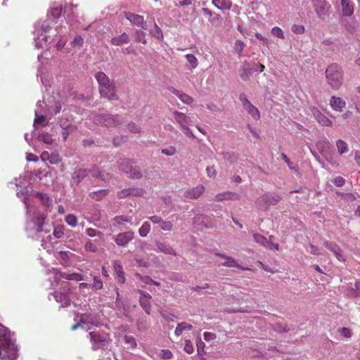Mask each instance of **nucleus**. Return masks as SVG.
I'll return each instance as SVG.
<instances>
[{
	"instance_id": "nucleus-19",
	"label": "nucleus",
	"mask_w": 360,
	"mask_h": 360,
	"mask_svg": "<svg viewBox=\"0 0 360 360\" xmlns=\"http://www.w3.org/2000/svg\"><path fill=\"white\" fill-rule=\"evenodd\" d=\"M99 92L103 97H105L109 100H117V97L115 94V88L110 82L107 85L99 87Z\"/></svg>"
},
{
	"instance_id": "nucleus-10",
	"label": "nucleus",
	"mask_w": 360,
	"mask_h": 360,
	"mask_svg": "<svg viewBox=\"0 0 360 360\" xmlns=\"http://www.w3.org/2000/svg\"><path fill=\"white\" fill-rule=\"evenodd\" d=\"M93 326H98L97 321L91 314H82L80 315V319L78 323L72 326V330H75L79 327L89 330H91Z\"/></svg>"
},
{
	"instance_id": "nucleus-16",
	"label": "nucleus",
	"mask_w": 360,
	"mask_h": 360,
	"mask_svg": "<svg viewBox=\"0 0 360 360\" xmlns=\"http://www.w3.org/2000/svg\"><path fill=\"white\" fill-rule=\"evenodd\" d=\"M240 100L243 104V108L248 112V114L250 115L254 120H258L260 117L259 110L250 103V101L245 97V96L240 95Z\"/></svg>"
},
{
	"instance_id": "nucleus-46",
	"label": "nucleus",
	"mask_w": 360,
	"mask_h": 360,
	"mask_svg": "<svg viewBox=\"0 0 360 360\" xmlns=\"http://www.w3.org/2000/svg\"><path fill=\"white\" fill-rule=\"evenodd\" d=\"M124 342L131 349H135L137 347L136 339L131 335H124Z\"/></svg>"
},
{
	"instance_id": "nucleus-9",
	"label": "nucleus",
	"mask_w": 360,
	"mask_h": 360,
	"mask_svg": "<svg viewBox=\"0 0 360 360\" xmlns=\"http://www.w3.org/2000/svg\"><path fill=\"white\" fill-rule=\"evenodd\" d=\"M311 3L319 18L325 20L329 16L330 5L326 0H311Z\"/></svg>"
},
{
	"instance_id": "nucleus-14",
	"label": "nucleus",
	"mask_w": 360,
	"mask_h": 360,
	"mask_svg": "<svg viewBox=\"0 0 360 360\" xmlns=\"http://www.w3.org/2000/svg\"><path fill=\"white\" fill-rule=\"evenodd\" d=\"M49 274H52L56 281L63 278L68 281H82L83 280V276L80 274L72 273V274H62L58 269L52 268L49 270Z\"/></svg>"
},
{
	"instance_id": "nucleus-64",
	"label": "nucleus",
	"mask_w": 360,
	"mask_h": 360,
	"mask_svg": "<svg viewBox=\"0 0 360 360\" xmlns=\"http://www.w3.org/2000/svg\"><path fill=\"white\" fill-rule=\"evenodd\" d=\"M184 351L188 354H192L194 351L193 346L189 340L185 341V345L184 348Z\"/></svg>"
},
{
	"instance_id": "nucleus-11",
	"label": "nucleus",
	"mask_w": 360,
	"mask_h": 360,
	"mask_svg": "<svg viewBox=\"0 0 360 360\" xmlns=\"http://www.w3.org/2000/svg\"><path fill=\"white\" fill-rule=\"evenodd\" d=\"M96 122L105 127H117L122 123L123 118L117 115H100L97 116Z\"/></svg>"
},
{
	"instance_id": "nucleus-17",
	"label": "nucleus",
	"mask_w": 360,
	"mask_h": 360,
	"mask_svg": "<svg viewBox=\"0 0 360 360\" xmlns=\"http://www.w3.org/2000/svg\"><path fill=\"white\" fill-rule=\"evenodd\" d=\"M44 101H39L37 103V108L35 110V118L34 120V127L36 125L45 126L46 124V115L44 113Z\"/></svg>"
},
{
	"instance_id": "nucleus-52",
	"label": "nucleus",
	"mask_w": 360,
	"mask_h": 360,
	"mask_svg": "<svg viewBox=\"0 0 360 360\" xmlns=\"http://www.w3.org/2000/svg\"><path fill=\"white\" fill-rule=\"evenodd\" d=\"M51 15L53 18H58L61 15L62 13V7L60 5H58L56 6H53L51 8L50 10Z\"/></svg>"
},
{
	"instance_id": "nucleus-47",
	"label": "nucleus",
	"mask_w": 360,
	"mask_h": 360,
	"mask_svg": "<svg viewBox=\"0 0 360 360\" xmlns=\"http://www.w3.org/2000/svg\"><path fill=\"white\" fill-rule=\"evenodd\" d=\"M37 139H38V140L39 141H41V142H43L44 143H46V144H49L50 145V144H51L53 143V139L46 132L40 133L38 135Z\"/></svg>"
},
{
	"instance_id": "nucleus-21",
	"label": "nucleus",
	"mask_w": 360,
	"mask_h": 360,
	"mask_svg": "<svg viewBox=\"0 0 360 360\" xmlns=\"http://www.w3.org/2000/svg\"><path fill=\"white\" fill-rule=\"evenodd\" d=\"M347 295L349 297H360V280H356L354 283H349L346 288Z\"/></svg>"
},
{
	"instance_id": "nucleus-63",
	"label": "nucleus",
	"mask_w": 360,
	"mask_h": 360,
	"mask_svg": "<svg viewBox=\"0 0 360 360\" xmlns=\"http://www.w3.org/2000/svg\"><path fill=\"white\" fill-rule=\"evenodd\" d=\"M84 43V39L82 36L77 35L73 41L71 42L72 46H81Z\"/></svg>"
},
{
	"instance_id": "nucleus-20",
	"label": "nucleus",
	"mask_w": 360,
	"mask_h": 360,
	"mask_svg": "<svg viewBox=\"0 0 360 360\" xmlns=\"http://www.w3.org/2000/svg\"><path fill=\"white\" fill-rule=\"evenodd\" d=\"M326 248L331 251L340 262H345V258L340 247L334 242L326 240L323 242Z\"/></svg>"
},
{
	"instance_id": "nucleus-30",
	"label": "nucleus",
	"mask_w": 360,
	"mask_h": 360,
	"mask_svg": "<svg viewBox=\"0 0 360 360\" xmlns=\"http://www.w3.org/2000/svg\"><path fill=\"white\" fill-rule=\"evenodd\" d=\"M175 121L180 125V127L188 125L191 122V119L184 113L175 111L173 113Z\"/></svg>"
},
{
	"instance_id": "nucleus-39",
	"label": "nucleus",
	"mask_w": 360,
	"mask_h": 360,
	"mask_svg": "<svg viewBox=\"0 0 360 360\" xmlns=\"http://www.w3.org/2000/svg\"><path fill=\"white\" fill-rule=\"evenodd\" d=\"M338 153L343 155L349 151L348 144L342 139H338L335 143Z\"/></svg>"
},
{
	"instance_id": "nucleus-53",
	"label": "nucleus",
	"mask_w": 360,
	"mask_h": 360,
	"mask_svg": "<svg viewBox=\"0 0 360 360\" xmlns=\"http://www.w3.org/2000/svg\"><path fill=\"white\" fill-rule=\"evenodd\" d=\"M178 98L185 104H187V105H189V104H191L193 101V98L191 96H190L189 95L185 94V93H183L181 92V94H179V95H178Z\"/></svg>"
},
{
	"instance_id": "nucleus-2",
	"label": "nucleus",
	"mask_w": 360,
	"mask_h": 360,
	"mask_svg": "<svg viewBox=\"0 0 360 360\" xmlns=\"http://www.w3.org/2000/svg\"><path fill=\"white\" fill-rule=\"evenodd\" d=\"M24 204L27 210L25 231L28 236L38 238L41 233H49L50 229L47 228V214L32 205L30 198H25Z\"/></svg>"
},
{
	"instance_id": "nucleus-49",
	"label": "nucleus",
	"mask_w": 360,
	"mask_h": 360,
	"mask_svg": "<svg viewBox=\"0 0 360 360\" xmlns=\"http://www.w3.org/2000/svg\"><path fill=\"white\" fill-rule=\"evenodd\" d=\"M135 39L138 42H141L143 44L147 43L146 39V32L143 30H136L135 33Z\"/></svg>"
},
{
	"instance_id": "nucleus-15",
	"label": "nucleus",
	"mask_w": 360,
	"mask_h": 360,
	"mask_svg": "<svg viewBox=\"0 0 360 360\" xmlns=\"http://www.w3.org/2000/svg\"><path fill=\"white\" fill-rule=\"evenodd\" d=\"M134 238V233L133 231H124L113 236L112 239L115 243L121 247H125L127 244Z\"/></svg>"
},
{
	"instance_id": "nucleus-50",
	"label": "nucleus",
	"mask_w": 360,
	"mask_h": 360,
	"mask_svg": "<svg viewBox=\"0 0 360 360\" xmlns=\"http://www.w3.org/2000/svg\"><path fill=\"white\" fill-rule=\"evenodd\" d=\"M173 224L170 221L163 220L162 221L160 228L161 230L165 231H171L173 230Z\"/></svg>"
},
{
	"instance_id": "nucleus-62",
	"label": "nucleus",
	"mask_w": 360,
	"mask_h": 360,
	"mask_svg": "<svg viewBox=\"0 0 360 360\" xmlns=\"http://www.w3.org/2000/svg\"><path fill=\"white\" fill-rule=\"evenodd\" d=\"M271 34L278 38L284 39L283 30L278 27H274L271 29Z\"/></svg>"
},
{
	"instance_id": "nucleus-54",
	"label": "nucleus",
	"mask_w": 360,
	"mask_h": 360,
	"mask_svg": "<svg viewBox=\"0 0 360 360\" xmlns=\"http://www.w3.org/2000/svg\"><path fill=\"white\" fill-rule=\"evenodd\" d=\"M61 159L59 154L57 152H52L50 154L49 162L52 165H58L60 162Z\"/></svg>"
},
{
	"instance_id": "nucleus-36",
	"label": "nucleus",
	"mask_w": 360,
	"mask_h": 360,
	"mask_svg": "<svg viewBox=\"0 0 360 360\" xmlns=\"http://www.w3.org/2000/svg\"><path fill=\"white\" fill-rule=\"evenodd\" d=\"M193 326L192 325L187 323L186 322H181L179 323L176 327V329L174 330V334L176 336H180L183 331L184 330H192Z\"/></svg>"
},
{
	"instance_id": "nucleus-18",
	"label": "nucleus",
	"mask_w": 360,
	"mask_h": 360,
	"mask_svg": "<svg viewBox=\"0 0 360 360\" xmlns=\"http://www.w3.org/2000/svg\"><path fill=\"white\" fill-rule=\"evenodd\" d=\"M124 17L134 25L140 27L143 30H147L148 25L143 16L130 12L124 13Z\"/></svg>"
},
{
	"instance_id": "nucleus-24",
	"label": "nucleus",
	"mask_w": 360,
	"mask_h": 360,
	"mask_svg": "<svg viewBox=\"0 0 360 360\" xmlns=\"http://www.w3.org/2000/svg\"><path fill=\"white\" fill-rule=\"evenodd\" d=\"M155 250L166 255H176L175 250L168 243L160 240L155 241Z\"/></svg>"
},
{
	"instance_id": "nucleus-31",
	"label": "nucleus",
	"mask_w": 360,
	"mask_h": 360,
	"mask_svg": "<svg viewBox=\"0 0 360 360\" xmlns=\"http://www.w3.org/2000/svg\"><path fill=\"white\" fill-rule=\"evenodd\" d=\"M239 198V196L237 193L233 192H223L218 193L215 195L216 201H223V200H236Z\"/></svg>"
},
{
	"instance_id": "nucleus-3",
	"label": "nucleus",
	"mask_w": 360,
	"mask_h": 360,
	"mask_svg": "<svg viewBox=\"0 0 360 360\" xmlns=\"http://www.w3.org/2000/svg\"><path fill=\"white\" fill-rule=\"evenodd\" d=\"M18 356V349L15 339L8 328L0 323V358L2 360H15Z\"/></svg>"
},
{
	"instance_id": "nucleus-23",
	"label": "nucleus",
	"mask_w": 360,
	"mask_h": 360,
	"mask_svg": "<svg viewBox=\"0 0 360 360\" xmlns=\"http://www.w3.org/2000/svg\"><path fill=\"white\" fill-rule=\"evenodd\" d=\"M205 191V187L202 184H199L194 188L187 190L185 192V197L190 199L198 198Z\"/></svg>"
},
{
	"instance_id": "nucleus-25",
	"label": "nucleus",
	"mask_w": 360,
	"mask_h": 360,
	"mask_svg": "<svg viewBox=\"0 0 360 360\" xmlns=\"http://www.w3.org/2000/svg\"><path fill=\"white\" fill-rule=\"evenodd\" d=\"M89 176V172L86 169H79L75 171L72 175V182L75 184H79L86 177Z\"/></svg>"
},
{
	"instance_id": "nucleus-27",
	"label": "nucleus",
	"mask_w": 360,
	"mask_h": 360,
	"mask_svg": "<svg viewBox=\"0 0 360 360\" xmlns=\"http://www.w3.org/2000/svg\"><path fill=\"white\" fill-rule=\"evenodd\" d=\"M330 105L333 110L342 112L346 106V103L342 98L333 96L330 98Z\"/></svg>"
},
{
	"instance_id": "nucleus-8",
	"label": "nucleus",
	"mask_w": 360,
	"mask_h": 360,
	"mask_svg": "<svg viewBox=\"0 0 360 360\" xmlns=\"http://www.w3.org/2000/svg\"><path fill=\"white\" fill-rule=\"evenodd\" d=\"M118 167L121 171L126 173L130 178L139 179L142 176L139 168L133 167L131 161L128 159H120L118 161Z\"/></svg>"
},
{
	"instance_id": "nucleus-56",
	"label": "nucleus",
	"mask_w": 360,
	"mask_h": 360,
	"mask_svg": "<svg viewBox=\"0 0 360 360\" xmlns=\"http://www.w3.org/2000/svg\"><path fill=\"white\" fill-rule=\"evenodd\" d=\"M93 280V283L91 285L92 288L96 290H101L103 288V282L101 279L98 276H94Z\"/></svg>"
},
{
	"instance_id": "nucleus-51",
	"label": "nucleus",
	"mask_w": 360,
	"mask_h": 360,
	"mask_svg": "<svg viewBox=\"0 0 360 360\" xmlns=\"http://www.w3.org/2000/svg\"><path fill=\"white\" fill-rule=\"evenodd\" d=\"M84 249L86 251L90 252H96L98 251L97 245L90 240H88L86 242Z\"/></svg>"
},
{
	"instance_id": "nucleus-42",
	"label": "nucleus",
	"mask_w": 360,
	"mask_h": 360,
	"mask_svg": "<svg viewBox=\"0 0 360 360\" xmlns=\"http://www.w3.org/2000/svg\"><path fill=\"white\" fill-rule=\"evenodd\" d=\"M96 79L100 86H103V85H107L110 82L109 78L106 76L104 72H99L96 75Z\"/></svg>"
},
{
	"instance_id": "nucleus-6",
	"label": "nucleus",
	"mask_w": 360,
	"mask_h": 360,
	"mask_svg": "<svg viewBox=\"0 0 360 360\" xmlns=\"http://www.w3.org/2000/svg\"><path fill=\"white\" fill-rule=\"evenodd\" d=\"M63 287V292H55L49 295V300L53 297L57 302L61 303V307H66L70 304L71 302V292L69 288V283L64 281L62 283Z\"/></svg>"
},
{
	"instance_id": "nucleus-59",
	"label": "nucleus",
	"mask_w": 360,
	"mask_h": 360,
	"mask_svg": "<svg viewBox=\"0 0 360 360\" xmlns=\"http://www.w3.org/2000/svg\"><path fill=\"white\" fill-rule=\"evenodd\" d=\"M161 153L167 156H172L176 153V149L174 146H169L166 148H162Z\"/></svg>"
},
{
	"instance_id": "nucleus-37",
	"label": "nucleus",
	"mask_w": 360,
	"mask_h": 360,
	"mask_svg": "<svg viewBox=\"0 0 360 360\" xmlns=\"http://www.w3.org/2000/svg\"><path fill=\"white\" fill-rule=\"evenodd\" d=\"M185 58L187 60L186 66L188 70H193L197 68L198 65V61L196 57L193 54H186Z\"/></svg>"
},
{
	"instance_id": "nucleus-48",
	"label": "nucleus",
	"mask_w": 360,
	"mask_h": 360,
	"mask_svg": "<svg viewBox=\"0 0 360 360\" xmlns=\"http://www.w3.org/2000/svg\"><path fill=\"white\" fill-rule=\"evenodd\" d=\"M150 33L153 37L157 38L158 39H163V34L162 30L156 24H155L154 27L150 30Z\"/></svg>"
},
{
	"instance_id": "nucleus-44",
	"label": "nucleus",
	"mask_w": 360,
	"mask_h": 360,
	"mask_svg": "<svg viewBox=\"0 0 360 360\" xmlns=\"http://www.w3.org/2000/svg\"><path fill=\"white\" fill-rule=\"evenodd\" d=\"M108 194V191L105 189H101L96 191L91 192L89 195L92 199L100 200Z\"/></svg>"
},
{
	"instance_id": "nucleus-12",
	"label": "nucleus",
	"mask_w": 360,
	"mask_h": 360,
	"mask_svg": "<svg viewBox=\"0 0 360 360\" xmlns=\"http://www.w3.org/2000/svg\"><path fill=\"white\" fill-rule=\"evenodd\" d=\"M281 200L280 196L272 193H266L261 196L257 201V205L262 210H266L270 205H275Z\"/></svg>"
},
{
	"instance_id": "nucleus-33",
	"label": "nucleus",
	"mask_w": 360,
	"mask_h": 360,
	"mask_svg": "<svg viewBox=\"0 0 360 360\" xmlns=\"http://www.w3.org/2000/svg\"><path fill=\"white\" fill-rule=\"evenodd\" d=\"M60 127L62 128L61 134L64 141H65L68 136L73 133L76 130V127L70 124H65L64 122L60 123Z\"/></svg>"
},
{
	"instance_id": "nucleus-60",
	"label": "nucleus",
	"mask_w": 360,
	"mask_h": 360,
	"mask_svg": "<svg viewBox=\"0 0 360 360\" xmlns=\"http://www.w3.org/2000/svg\"><path fill=\"white\" fill-rule=\"evenodd\" d=\"M126 129L132 133L141 132V127L133 122L128 123V124L126 127Z\"/></svg>"
},
{
	"instance_id": "nucleus-55",
	"label": "nucleus",
	"mask_w": 360,
	"mask_h": 360,
	"mask_svg": "<svg viewBox=\"0 0 360 360\" xmlns=\"http://www.w3.org/2000/svg\"><path fill=\"white\" fill-rule=\"evenodd\" d=\"M139 302H140V305L143 309V310L146 311V313H147L148 314H150V311H151V307H150L149 300H143V298H141Z\"/></svg>"
},
{
	"instance_id": "nucleus-43",
	"label": "nucleus",
	"mask_w": 360,
	"mask_h": 360,
	"mask_svg": "<svg viewBox=\"0 0 360 360\" xmlns=\"http://www.w3.org/2000/svg\"><path fill=\"white\" fill-rule=\"evenodd\" d=\"M253 238L257 243L265 248L269 247V242L268 241L267 238H266L264 236L259 233H255L253 235Z\"/></svg>"
},
{
	"instance_id": "nucleus-61",
	"label": "nucleus",
	"mask_w": 360,
	"mask_h": 360,
	"mask_svg": "<svg viewBox=\"0 0 360 360\" xmlns=\"http://www.w3.org/2000/svg\"><path fill=\"white\" fill-rule=\"evenodd\" d=\"M160 356L165 360L171 359L173 356L172 352L169 349H162L160 353Z\"/></svg>"
},
{
	"instance_id": "nucleus-26",
	"label": "nucleus",
	"mask_w": 360,
	"mask_h": 360,
	"mask_svg": "<svg viewBox=\"0 0 360 360\" xmlns=\"http://www.w3.org/2000/svg\"><path fill=\"white\" fill-rule=\"evenodd\" d=\"M341 11L343 16L349 17L354 13V4L351 0H341Z\"/></svg>"
},
{
	"instance_id": "nucleus-29",
	"label": "nucleus",
	"mask_w": 360,
	"mask_h": 360,
	"mask_svg": "<svg viewBox=\"0 0 360 360\" xmlns=\"http://www.w3.org/2000/svg\"><path fill=\"white\" fill-rule=\"evenodd\" d=\"M143 193V191L139 188H129L123 189L118 193V197L123 198L129 195L141 196Z\"/></svg>"
},
{
	"instance_id": "nucleus-7",
	"label": "nucleus",
	"mask_w": 360,
	"mask_h": 360,
	"mask_svg": "<svg viewBox=\"0 0 360 360\" xmlns=\"http://www.w3.org/2000/svg\"><path fill=\"white\" fill-rule=\"evenodd\" d=\"M89 335L94 350L104 349L108 345L109 336L107 333L94 330L89 332Z\"/></svg>"
},
{
	"instance_id": "nucleus-34",
	"label": "nucleus",
	"mask_w": 360,
	"mask_h": 360,
	"mask_svg": "<svg viewBox=\"0 0 360 360\" xmlns=\"http://www.w3.org/2000/svg\"><path fill=\"white\" fill-rule=\"evenodd\" d=\"M129 41V37L125 32H123L122 34L111 39V44L115 46H121L124 44L128 43Z\"/></svg>"
},
{
	"instance_id": "nucleus-22",
	"label": "nucleus",
	"mask_w": 360,
	"mask_h": 360,
	"mask_svg": "<svg viewBox=\"0 0 360 360\" xmlns=\"http://www.w3.org/2000/svg\"><path fill=\"white\" fill-rule=\"evenodd\" d=\"M314 119L322 126L331 127L332 121L329 120L325 115L321 113L317 108H313L311 110Z\"/></svg>"
},
{
	"instance_id": "nucleus-1",
	"label": "nucleus",
	"mask_w": 360,
	"mask_h": 360,
	"mask_svg": "<svg viewBox=\"0 0 360 360\" xmlns=\"http://www.w3.org/2000/svg\"><path fill=\"white\" fill-rule=\"evenodd\" d=\"M68 32L66 27H57L53 30L49 21H44L34 27V44L37 49L43 48L44 45L49 44L52 41V37L59 36L60 39L56 45V49L60 51L64 48L68 39L65 34Z\"/></svg>"
},
{
	"instance_id": "nucleus-28",
	"label": "nucleus",
	"mask_w": 360,
	"mask_h": 360,
	"mask_svg": "<svg viewBox=\"0 0 360 360\" xmlns=\"http://www.w3.org/2000/svg\"><path fill=\"white\" fill-rule=\"evenodd\" d=\"M113 269L116 274V278L121 284L124 283L125 276L123 271L122 262L120 260H116L113 263Z\"/></svg>"
},
{
	"instance_id": "nucleus-58",
	"label": "nucleus",
	"mask_w": 360,
	"mask_h": 360,
	"mask_svg": "<svg viewBox=\"0 0 360 360\" xmlns=\"http://www.w3.org/2000/svg\"><path fill=\"white\" fill-rule=\"evenodd\" d=\"M86 233L87 234V236H89L91 238L96 237V236L101 237L103 235L101 231H98L96 229H93V228H88L86 230Z\"/></svg>"
},
{
	"instance_id": "nucleus-13",
	"label": "nucleus",
	"mask_w": 360,
	"mask_h": 360,
	"mask_svg": "<svg viewBox=\"0 0 360 360\" xmlns=\"http://www.w3.org/2000/svg\"><path fill=\"white\" fill-rule=\"evenodd\" d=\"M112 221L114 225L123 226L127 223L131 226H136L139 224L141 219L134 215H119L115 217Z\"/></svg>"
},
{
	"instance_id": "nucleus-32",
	"label": "nucleus",
	"mask_w": 360,
	"mask_h": 360,
	"mask_svg": "<svg viewBox=\"0 0 360 360\" xmlns=\"http://www.w3.org/2000/svg\"><path fill=\"white\" fill-rule=\"evenodd\" d=\"M73 254L69 251H59L56 253L55 257L60 260L61 264L68 266L70 263V256Z\"/></svg>"
},
{
	"instance_id": "nucleus-40",
	"label": "nucleus",
	"mask_w": 360,
	"mask_h": 360,
	"mask_svg": "<svg viewBox=\"0 0 360 360\" xmlns=\"http://www.w3.org/2000/svg\"><path fill=\"white\" fill-rule=\"evenodd\" d=\"M208 217L204 214H197L193 218V224L199 229L202 227H207V224L205 223L204 220L207 219Z\"/></svg>"
},
{
	"instance_id": "nucleus-4",
	"label": "nucleus",
	"mask_w": 360,
	"mask_h": 360,
	"mask_svg": "<svg viewBox=\"0 0 360 360\" xmlns=\"http://www.w3.org/2000/svg\"><path fill=\"white\" fill-rule=\"evenodd\" d=\"M17 195L18 198H22L23 202L25 198H30L32 205H34L36 208H39L41 212L47 215L53 207V200L46 193L38 192L32 195L25 196V194L20 191L17 192Z\"/></svg>"
},
{
	"instance_id": "nucleus-57",
	"label": "nucleus",
	"mask_w": 360,
	"mask_h": 360,
	"mask_svg": "<svg viewBox=\"0 0 360 360\" xmlns=\"http://www.w3.org/2000/svg\"><path fill=\"white\" fill-rule=\"evenodd\" d=\"M64 235V226H58L53 230V236L56 238H61Z\"/></svg>"
},
{
	"instance_id": "nucleus-41",
	"label": "nucleus",
	"mask_w": 360,
	"mask_h": 360,
	"mask_svg": "<svg viewBox=\"0 0 360 360\" xmlns=\"http://www.w3.org/2000/svg\"><path fill=\"white\" fill-rule=\"evenodd\" d=\"M151 229V226L150 222L145 221L143 223L139 229V234L141 237L145 238L150 233Z\"/></svg>"
},
{
	"instance_id": "nucleus-45",
	"label": "nucleus",
	"mask_w": 360,
	"mask_h": 360,
	"mask_svg": "<svg viewBox=\"0 0 360 360\" xmlns=\"http://www.w3.org/2000/svg\"><path fill=\"white\" fill-rule=\"evenodd\" d=\"M65 221L70 226L74 228L77 226L78 220L77 217L75 214H69L65 217Z\"/></svg>"
},
{
	"instance_id": "nucleus-5",
	"label": "nucleus",
	"mask_w": 360,
	"mask_h": 360,
	"mask_svg": "<svg viewBox=\"0 0 360 360\" xmlns=\"http://www.w3.org/2000/svg\"><path fill=\"white\" fill-rule=\"evenodd\" d=\"M325 73L329 86L335 90L339 89L343 81L342 68L337 63H333L326 68Z\"/></svg>"
},
{
	"instance_id": "nucleus-38",
	"label": "nucleus",
	"mask_w": 360,
	"mask_h": 360,
	"mask_svg": "<svg viewBox=\"0 0 360 360\" xmlns=\"http://www.w3.org/2000/svg\"><path fill=\"white\" fill-rule=\"evenodd\" d=\"M216 255L226 259L225 262L222 263L221 265L228 267H239V265L233 258L220 253H217Z\"/></svg>"
},
{
	"instance_id": "nucleus-35",
	"label": "nucleus",
	"mask_w": 360,
	"mask_h": 360,
	"mask_svg": "<svg viewBox=\"0 0 360 360\" xmlns=\"http://www.w3.org/2000/svg\"><path fill=\"white\" fill-rule=\"evenodd\" d=\"M212 4L221 11L229 10L232 5L231 0H212Z\"/></svg>"
}]
</instances>
